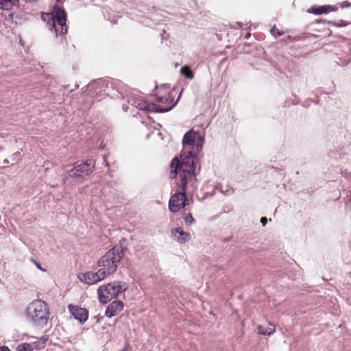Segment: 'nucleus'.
Listing matches in <instances>:
<instances>
[{
  "label": "nucleus",
  "mask_w": 351,
  "mask_h": 351,
  "mask_svg": "<svg viewBox=\"0 0 351 351\" xmlns=\"http://www.w3.org/2000/svg\"><path fill=\"white\" fill-rule=\"evenodd\" d=\"M130 348V346L129 343H127L124 345L123 348L119 351H128Z\"/></svg>",
  "instance_id": "obj_34"
},
{
  "label": "nucleus",
  "mask_w": 351,
  "mask_h": 351,
  "mask_svg": "<svg viewBox=\"0 0 351 351\" xmlns=\"http://www.w3.org/2000/svg\"><path fill=\"white\" fill-rule=\"evenodd\" d=\"M260 222L261 223L263 226H265L267 222V219L265 217H262L261 218Z\"/></svg>",
  "instance_id": "obj_31"
},
{
  "label": "nucleus",
  "mask_w": 351,
  "mask_h": 351,
  "mask_svg": "<svg viewBox=\"0 0 351 351\" xmlns=\"http://www.w3.org/2000/svg\"><path fill=\"white\" fill-rule=\"evenodd\" d=\"M111 289L110 283L99 286L97 289V295L99 302L103 304H106L111 300L114 298L112 293H111Z\"/></svg>",
  "instance_id": "obj_9"
},
{
  "label": "nucleus",
  "mask_w": 351,
  "mask_h": 351,
  "mask_svg": "<svg viewBox=\"0 0 351 351\" xmlns=\"http://www.w3.org/2000/svg\"><path fill=\"white\" fill-rule=\"evenodd\" d=\"M32 261H34V263H35L36 267L38 269H40V270H41V271H46V269H43V268L42 267L41 265H40L38 262H37L36 261L33 260V259H32Z\"/></svg>",
  "instance_id": "obj_30"
},
{
  "label": "nucleus",
  "mask_w": 351,
  "mask_h": 351,
  "mask_svg": "<svg viewBox=\"0 0 351 351\" xmlns=\"http://www.w3.org/2000/svg\"><path fill=\"white\" fill-rule=\"evenodd\" d=\"M327 23L334 27H342L347 26L350 23L344 20H340L339 21H327Z\"/></svg>",
  "instance_id": "obj_20"
},
{
  "label": "nucleus",
  "mask_w": 351,
  "mask_h": 351,
  "mask_svg": "<svg viewBox=\"0 0 351 351\" xmlns=\"http://www.w3.org/2000/svg\"><path fill=\"white\" fill-rule=\"evenodd\" d=\"M314 103H315V104H319V100L317 99H316V100L314 101Z\"/></svg>",
  "instance_id": "obj_45"
},
{
  "label": "nucleus",
  "mask_w": 351,
  "mask_h": 351,
  "mask_svg": "<svg viewBox=\"0 0 351 351\" xmlns=\"http://www.w3.org/2000/svg\"><path fill=\"white\" fill-rule=\"evenodd\" d=\"M0 351H12L7 346H0Z\"/></svg>",
  "instance_id": "obj_33"
},
{
  "label": "nucleus",
  "mask_w": 351,
  "mask_h": 351,
  "mask_svg": "<svg viewBox=\"0 0 351 351\" xmlns=\"http://www.w3.org/2000/svg\"><path fill=\"white\" fill-rule=\"evenodd\" d=\"M124 308V303L121 300H114L110 303L105 311V315L111 318L117 315L118 312L121 311Z\"/></svg>",
  "instance_id": "obj_10"
},
{
  "label": "nucleus",
  "mask_w": 351,
  "mask_h": 351,
  "mask_svg": "<svg viewBox=\"0 0 351 351\" xmlns=\"http://www.w3.org/2000/svg\"><path fill=\"white\" fill-rule=\"evenodd\" d=\"M68 310L73 318L80 324H84L88 319V311L85 308L70 304L67 306Z\"/></svg>",
  "instance_id": "obj_8"
},
{
  "label": "nucleus",
  "mask_w": 351,
  "mask_h": 351,
  "mask_svg": "<svg viewBox=\"0 0 351 351\" xmlns=\"http://www.w3.org/2000/svg\"><path fill=\"white\" fill-rule=\"evenodd\" d=\"M110 287L114 298H117L121 293L126 291L128 288L126 282L120 280L110 282Z\"/></svg>",
  "instance_id": "obj_12"
},
{
  "label": "nucleus",
  "mask_w": 351,
  "mask_h": 351,
  "mask_svg": "<svg viewBox=\"0 0 351 351\" xmlns=\"http://www.w3.org/2000/svg\"><path fill=\"white\" fill-rule=\"evenodd\" d=\"M122 108L125 111H126L128 109V107L125 104H123Z\"/></svg>",
  "instance_id": "obj_44"
},
{
  "label": "nucleus",
  "mask_w": 351,
  "mask_h": 351,
  "mask_svg": "<svg viewBox=\"0 0 351 351\" xmlns=\"http://www.w3.org/2000/svg\"><path fill=\"white\" fill-rule=\"evenodd\" d=\"M251 36V34L247 32L245 34V35L243 36V38L245 39V40H247L250 38Z\"/></svg>",
  "instance_id": "obj_38"
},
{
  "label": "nucleus",
  "mask_w": 351,
  "mask_h": 351,
  "mask_svg": "<svg viewBox=\"0 0 351 351\" xmlns=\"http://www.w3.org/2000/svg\"><path fill=\"white\" fill-rule=\"evenodd\" d=\"M77 277L82 282L89 285L95 284L106 278L104 275V271H101L100 269H98L97 272L87 271L86 273H80Z\"/></svg>",
  "instance_id": "obj_7"
},
{
  "label": "nucleus",
  "mask_w": 351,
  "mask_h": 351,
  "mask_svg": "<svg viewBox=\"0 0 351 351\" xmlns=\"http://www.w3.org/2000/svg\"><path fill=\"white\" fill-rule=\"evenodd\" d=\"M327 21H326L325 19H316L314 23H327Z\"/></svg>",
  "instance_id": "obj_35"
},
{
  "label": "nucleus",
  "mask_w": 351,
  "mask_h": 351,
  "mask_svg": "<svg viewBox=\"0 0 351 351\" xmlns=\"http://www.w3.org/2000/svg\"><path fill=\"white\" fill-rule=\"evenodd\" d=\"M307 12L310 14H313L315 15H320L323 14L327 13V5H314L311 6L308 10Z\"/></svg>",
  "instance_id": "obj_15"
},
{
  "label": "nucleus",
  "mask_w": 351,
  "mask_h": 351,
  "mask_svg": "<svg viewBox=\"0 0 351 351\" xmlns=\"http://www.w3.org/2000/svg\"><path fill=\"white\" fill-rule=\"evenodd\" d=\"M101 159H102L103 162L105 163L106 166H108L109 165L108 162L106 160V158L105 156H103Z\"/></svg>",
  "instance_id": "obj_40"
},
{
  "label": "nucleus",
  "mask_w": 351,
  "mask_h": 351,
  "mask_svg": "<svg viewBox=\"0 0 351 351\" xmlns=\"http://www.w3.org/2000/svg\"><path fill=\"white\" fill-rule=\"evenodd\" d=\"M9 163V160L8 159H4L3 161V164L8 165Z\"/></svg>",
  "instance_id": "obj_43"
},
{
  "label": "nucleus",
  "mask_w": 351,
  "mask_h": 351,
  "mask_svg": "<svg viewBox=\"0 0 351 351\" xmlns=\"http://www.w3.org/2000/svg\"><path fill=\"white\" fill-rule=\"evenodd\" d=\"M47 340V338L45 337V336H43L40 338V341H41V343H43V345L45 346L46 341Z\"/></svg>",
  "instance_id": "obj_37"
},
{
  "label": "nucleus",
  "mask_w": 351,
  "mask_h": 351,
  "mask_svg": "<svg viewBox=\"0 0 351 351\" xmlns=\"http://www.w3.org/2000/svg\"><path fill=\"white\" fill-rule=\"evenodd\" d=\"M49 314L47 304L41 300H34L29 304L25 311L27 320L34 326L40 328L47 324Z\"/></svg>",
  "instance_id": "obj_5"
},
{
  "label": "nucleus",
  "mask_w": 351,
  "mask_h": 351,
  "mask_svg": "<svg viewBox=\"0 0 351 351\" xmlns=\"http://www.w3.org/2000/svg\"><path fill=\"white\" fill-rule=\"evenodd\" d=\"M156 101L161 104H170L173 100L166 96H156Z\"/></svg>",
  "instance_id": "obj_22"
},
{
  "label": "nucleus",
  "mask_w": 351,
  "mask_h": 351,
  "mask_svg": "<svg viewBox=\"0 0 351 351\" xmlns=\"http://www.w3.org/2000/svg\"><path fill=\"white\" fill-rule=\"evenodd\" d=\"M242 23L241 22H237L236 23V25L238 27H242Z\"/></svg>",
  "instance_id": "obj_42"
},
{
  "label": "nucleus",
  "mask_w": 351,
  "mask_h": 351,
  "mask_svg": "<svg viewBox=\"0 0 351 351\" xmlns=\"http://www.w3.org/2000/svg\"><path fill=\"white\" fill-rule=\"evenodd\" d=\"M338 5H339V7L341 8H343V9L348 8L351 7V2L348 1H344L342 2L338 3Z\"/></svg>",
  "instance_id": "obj_28"
},
{
  "label": "nucleus",
  "mask_w": 351,
  "mask_h": 351,
  "mask_svg": "<svg viewBox=\"0 0 351 351\" xmlns=\"http://www.w3.org/2000/svg\"><path fill=\"white\" fill-rule=\"evenodd\" d=\"M199 173V171L191 169L189 165L185 169L178 168V170L174 167L170 168L169 178L175 179V183L180 189V191H176L169 200V209L171 213H177L179 210L184 195H186L189 182L195 180Z\"/></svg>",
  "instance_id": "obj_2"
},
{
  "label": "nucleus",
  "mask_w": 351,
  "mask_h": 351,
  "mask_svg": "<svg viewBox=\"0 0 351 351\" xmlns=\"http://www.w3.org/2000/svg\"><path fill=\"white\" fill-rule=\"evenodd\" d=\"M14 6L20 8L21 5L19 0H0V9L4 10H10Z\"/></svg>",
  "instance_id": "obj_14"
},
{
  "label": "nucleus",
  "mask_w": 351,
  "mask_h": 351,
  "mask_svg": "<svg viewBox=\"0 0 351 351\" xmlns=\"http://www.w3.org/2000/svg\"><path fill=\"white\" fill-rule=\"evenodd\" d=\"M327 5V13H330L331 12H336L338 10V8L339 5L337 4L336 5Z\"/></svg>",
  "instance_id": "obj_27"
},
{
  "label": "nucleus",
  "mask_w": 351,
  "mask_h": 351,
  "mask_svg": "<svg viewBox=\"0 0 351 351\" xmlns=\"http://www.w3.org/2000/svg\"><path fill=\"white\" fill-rule=\"evenodd\" d=\"M270 32H271V35L274 36L275 38L280 37L282 35V32L279 31L278 29H276L275 27H273L271 29Z\"/></svg>",
  "instance_id": "obj_26"
},
{
  "label": "nucleus",
  "mask_w": 351,
  "mask_h": 351,
  "mask_svg": "<svg viewBox=\"0 0 351 351\" xmlns=\"http://www.w3.org/2000/svg\"><path fill=\"white\" fill-rule=\"evenodd\" d=\"M103 83V81L101 79H99V80H93L90 84L89 85L90 86H94L95 84H98L100 85V84Z\"/></svg>",
  "instance_id": "obj_29"
},
{
  "label": "nucleus",
  "mask_w": 351,
  "mask_h": 351,
  "mask_svg": "<svg viewBox=\"0 0 351 351\" xmlns=\"http://www.w3.org/2000/svg\"><path fill=\"white\" fill-rule=\"evenodd\" d=\"M225 195H229L230 193H229V191H226L225 193H224Z\"/></svg>",
  "instance_id": "obj_46"
},
{
  "label": "nucleus",
  "mask_w": 351,
  "mask_h": 351,
  "mask_svg": "<svg viewBox=\"0 0 351 351\" xmlns=\"http://www.w3.org/2000/svg\"><path fill=\"white\" fill-rule=\"evenodd\" d=\"M30 344H32V350L36 349L37 350H42L45 348V346L43 345V343H41L40 341H36L32 343H29Z\"/></svg>",
  "instance_id": "obj_25"
},
{
  "label": "nucleus",
  "mask_w": 351,
  "mask_h": 351,
  "mask_svg": "<svg viewBox=\"0 0 351 351\" xmlns=\"http://www.w3.org/2000/svg\"><path fill=\"white\" fill-rule=\"evenodd\" d=\"M184 220L186 224L188 226L195 223V221L193 215L190 213L185 215V217H184Z\"/></svg>",
  "instance_id": "obj_24"
},
{
  "label": "nucleus",
  "mask_w": 351,
  "mask_h": 351,
  "mask_svg": "<svg viewBox=\"0 0 351 351\" xmlns=\"http://www.w3.org/2000/svg\"><path fill=\"white\" fill-rule=\"evenodd\" d=\"M234 190L232 189L231 190V193H231V194H232V193H234Z\"/></svg>",
  "instance_id": "obj_49"
},
{
  "label": "nucleus",
  "mask_w": 351,
  "mask_h": 351,
  "mask_svg": "<svg viewBox=\"0 0 351 351\" xmlns=\"http://www.w3.org/2000/svg\"><path fill=\"white\" fill-rule=\"evenodd\" d=\"M317 35H315V34H311V37L313 38H317Z\"/></svg>",
  "instance_id": "obj_47"
},
{
  "label": "nucleus",
  "mask_w": 351,
  "mask_h": 351,
  "mask_svg": "<svg viewBox=\"0 0 351 351\" xmlns=\"http://www.w3.org/2000/svg\"><path fill=\"white\" fill-rule=\"evenodd\" d=\"M41 19L47 23L49 30L54 32L56 37L58 36L57 24L60 26V34L64 35L67 33V14L65 10L58 5H54L50 12L43 13Z\"/></svg>",
  "instance_id": "obj_4"
},
{
  "label": "nucleus",
  "mask_w": 351,
  "mask_h": 351,
  "mask_svg": "<svg viewBox=\"0 0 351 351\" xmlns=\"http://www.w3.org/2000/svg\"><path fill=\"white\" fill-rule=\"evenodd\" d=\"M172 237L180 243H186L191 239V234L178 227L171 230Z\"/></svg>",
  "instance_id": "obj_13"
},
{
  "label": "nucleus",
  "mask_w": 351,
  "mask_h": 351,
  "mask_svg": "<svg viewBox=\"0 0 351 351\" xmlns=\"http://www.w3.org/2000/svg\"><path fill=\"white\" fill-rule=\"evenodd\" d=\"M147 105H148V102L140 99L139 101L138 102L136 108H137L141 110H143V111H147Z\"/></svg>",
  "instance_id": "obj_23"
},
{
  "label": "nucleus",
  "mask_w": 351,
  "mask_h": 351,
  "mask_svg": "<svg viewBox=\"0 0 351 351\" xmlns=\"http://www.w3.org/2000/svg\"><path fill=\"white\" fill-rule=\"evenodd\" d=\"M127 239L122 238L119 244L110 249L101 258L98 260L97 265L101 271L106 277L114 273L118 267V264L123 258L127 250Z\"/></svg>",
  "instance_id": "obj_3"
},
{
  "label": "nucleus",
  "mask_w": 351,
  "mask_h": 351,
  "mask_svg": "<svg viewBox=\"0 0 351 351\" xmlns=\"http://www.w3.org/2000/svg\"><path fill=\"white\" fill-rule=\"evenodd\" d=\"M180 73L185 78L192 80L194 77V73L188 65H184L180 69Z\"/></svg>",
  "instance_id": "obj_17"
},
{
  "label": "nucleus",
  "mask_w": 351,
  "mask_h": 351,
  "mask_svg": "<svg viewBox=\"0 0 351 351\" xmlns=\"http://www.w3.org/2000/svg\"><path fill=\"white\" fill-rule=\"evenodd\" d=\"M204 142V137L199 134V132L193 130H188L183 136L182 144L183 149L180 153V158L175 157L170 162L169 167L184 168L186 165L191 169L200 171V166L198 167L200 160V154L202 150Z\"/></svg>",
  "instance_id": "obj_1"
},
{
  "label": "nucleus",
  "mask_w": 351,
  "mask_h": 351,
  "mask_svg": "<svg viewBox=\"0 0 351 351\" xmlns=\"http://www.w3.org/2000/svg\"><path fill=\"white\" fill-rule=\"evenodd\" d=\"M32 344L29 343H23L17 346L16 351H33Z\"/></svg>",
  "instance_id": "obj_19"
},
{
  "label": "nucleus",
  "mask_w": 351,
  "mask_h": 351,
  "mask_svg": "<svg viewBox=\"0 0 351 351\" xmlns=\"http://www.w3.org/2000/svg\"><path fill=\"white\" fill-rule=\"evenodd\" d=\"M19 156H20V152H16L15 153H14L11 157H12V159L13 160H14Z\"/></svg>",
  "instance_id": "obj_36"
},
{
  "label": "nucleus",
  "mask_w": 351,
  "mask_h": 351,
  "mask_svg": "<svg viewBox=\"0 0 351 351\" xmlns=\"http://www.w3.org/2000/svg\"><path fill=\"white\" fill-rule=\"evenodd\" d=\"M257 332L265 336H270L275 332V327L269 324V326H258L256 327Z\"/></svg>",
  "instance_id": "obj_16"
},
{
  "label": "nucleus",
  "mask_w": 351,
  "mask_h": 351,
  "mask_svg": "<svg viewBox=\"0 0 351 351\" xmlns=\"http://www.w3.org/2000/svg\"><path fill=\"white\" fill-rule=\"evenodd\" d=\"M95 319H96V323L98 324L101 322V319H104V317L103 316H100V315H95L93 317Z\"/></svg>",
  "instance_id": "obj_32"
},
{
  "label": "nucleus",
  "mask_w": 351,
  "mask_h": 351,
  "mask_svg": "<svg viewBox=\"0 0 351 351\" xmlns=\"http://www.w3.org/2000/svg\"><path fill=\"white\" fill-rule=\"evenodd\" d=\"M78 87H79V85L78 84H75V89L78 88Z\"/></svg>",
  "instance_id": "obj_48"
},
{
  "label": "nucleus",
  "mask_w": 351,
  "mask_h": 351,
  "mask_svg": "<svg viewBox=\"0 0 351 351\" xmlns=\"http://www.w3.org/2000/svg\"><path fill=\"white\" fill-rule=\"evenodd\" d=\"M182 92V90L180 93L176 101L173 102L168 107H162V106H158L157 104H156L154 103H148L147 112L164 113V112H167L171 110L176 106L178 101H179V99L181 97Z\"/></svg>",
  "instance_id": "obj_11"
},
{
  "label": "nucleus",
  "mask_w": 351,
  "mask_h": 351,
  "mask_svg": "<svg viewBox=\"0 0 351 351\" xmlns=\"http://www.w3.org/2000/svg\"><path fill=\"white\" fill-rule=\"evenodd\" d=\"M193 202V198H188L187 194L184 195V197L182 198V200L181 203L180 204L179 210L181 208H184L185 206L189 205L190 204Z\"/></svg>",
  "instance_id": "obj_21"
},
{
  "label": "nucleus",
  "mask_w": 351,
  "mask_h": 351,
  "mask_svg": "<svg viewBox=\"0 0 351 351\" xmlns=\"http://www.w3.org/2000/svg\"><path fill=\"white\" fill-rule=\"evenodd\" d=\"M14 12H10V13H9V14H8V16H9L12 20H13V19H14Z\"/></svg>",
  "instance_id": "obj_41"
},
{
  "label": "nucleus",
  "mask_w": 351,
  "mask_h": 351,
  "mask_svg": "<svg viewBox=\"0 0 351 351\" xmlns=\"http://www.w3.org/2000/svg\"><path fill=\"white\" fill-rule=\"evenodd\" d=\"M125 97H127L128 103L135 107L140 100L138 97H137L134 93H132L127 94Z\"/></svg>",
  "instance_id": "obj_18"
},
{
  "label": "nucleus",
  "mask_w": 351,
  "mask_h": 351,
  "mask_svg": "<svg viewBox=\"0 0 351 351\" xmlns=\"http://www.w3.org/2000/svg\"><path fill=\"white\" fill-rule=\"evenodd\" d=\"M69 178V177L67 176V172H66V174L64 175V178H62V182L64 184H66V180Z\"/></svg>",
  "instance_id": "obj_39"
},
{
  "label": "nucleus",
  "mask_w": 351,
  "mask_h": 351,
  "mask_svg": "<svg viewBox=\"0 0 351 351\" xmlns=\"http://www.w3.org/2000/svg\"><path fill=\"white\" fill-rule=\"evenodd\" d=\"M96 162L92 158L85 161H77L71 165L72 169L67 171V176L77 181L82 182L95 169Z\"/></svg>",
  "instance_id": "obj_6"
}]
</instances>
